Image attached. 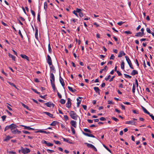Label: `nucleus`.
Masks as SVG:
<instances>
[{"label":"nucleus","instance_id":"f257e3e1","mask_svg":"<svg viewBox=\"0 0 154 154\" xmlns=\"http://www.w3.org/2000/svg\"><path fill=\"white\" fill-rule=\"evenodd\" d=\"M50 82L52 87L54 90L55 89V86L54 84L55 77L54 74L52 73H50Z\"/></svg>","mask_w":154,"mask_h":154},{"label":"nucleus","instance_id":"f03ea898","mask_svg":"<svg viewBox=\"0 0 154 154\" xmlns=\"http://www.w3.org/2000/svg\"><path fill=\"white\" fill-rule=\"evenodd\" d=\"M69 114L70 116L72 119L75 120H77L78 116L74 111H70Z\"/></svg>","mask_w":154,"mask_h":154},{"label":"nucleus","instance_id":"7ed1b4c3","mask_svg":"<svg viewBox=\"0 0 154 154\" xmlns=\"http://www.w3.org/2000/svg\"><path fill=\"white\" fill-rule=\"evenodd\" d=\"M125 57L126 59V60L128 63L129 66L131 69H134V67L132 65L131 61L129 57L127 56H125Z\"/></svg>","mask_w":154,"mask_h":154},{"label":"nucleus","instance_id":"20e7f679","mask_svg":"<svg viewBox=\"0 0 154 154\" xmlns=\"http://www.w3.org/2000/svg\"><path fill=\"white\" fill-rule=\"evenodd\" d=\"M21 152L24 154L30 152V149L27 148H25V149L23 148L22 147H21Z\"/></svg>","mask_w":154,"mask_h":154},{"label":"nucleus","instance_id":"39448f33","mask_svg":"<svg viewBox=\"0 0 154 154\" xmlns=\"http://www.w3.org/2000/svg\"><path fill=\"white\" fill-rule=\"evenodd\" d=\"M67 99V102L66 104V106L67 107L69 108L71 107V100L69 98H68Z\"/></svg>","mask_w":154,"mask_h":154},{"label":"nucleus","instance_id":"423d86ee","mask_svg":"<svg viewBox=\"0 0 154 154\" xmlns=\"http://www.w3.org/2000/svg\"><path fill=\"white\" fill-rule=\"evenodd\" d=\"M9 126L11 132L17 127V125L13 123L10 125Z\"/></svg>","mask_w":154,"mask_h":154},{"label":"nucleus","instance_id":"0eeeda50","mask_svg":"<svg viewBox=\"0 0 154 154\" xmlns=\"http://www.w3.org/2000/svg\"><path fill=\"white\" fill-rule=\"evenodd\" d=\"M42 143H44L47 145L48 146H52L53 145V144L50 143H48L46 141L43 140L42 141Z\"/></svg>","mask_w":154,"mask_h":154},{"label":"nucleus","instance_id":"6e6552de","mask_svg":"<svg viewBox=\"0 0 154 154\" xmlns=\"http://www.w3.org/2000/svg\"><path fill=\"white\" fill-rule=\"evenodd\" d=\"M47 63L50 66L52 65V60L51 57L49 55H47Z\"/></svg>","mask_w":154,"mask_h":154},{"label":"nucleus","instance_id":"1a4fd4ad","mask_svg":"<svg viewBox=\"0 0 154 154\" xmlns=\"http://www.w3.org/2000/svg\"><path fill=\"white\" fill-rule=\"evenodd\" d=\"M59 81H60V82L62 86L64 87V86L65 85V83L63 81V79L60 76V74Z\"/></svg>","mask_w":154,"mask_h":154},{"label":"nucleus","instance_id":"9d476101","mask_svg":"<svg viewBox=\"0 0 154 154\" xmlns=\"http://www.w3.org/2000/svg\"><path fill=\"white\" fill-rule=\"evenodd\" d=\"M45 105H46L48 107H51V106L53 105L54 106V105L53 103H52L51 102H49L46 103H45L44 104Z\"/></svg>","mask_w":154,"mask_h":154},{"label":"nucleus","instance_id":"9b49d317","mask_svg":"<svg viewBox=\"0 0 154 154\" xmlns=\"http://www.w3.org/2000/svg\"><path fill=\"white\" fill-rule=\"evenodd\" d=\"M144 35V32H139L136 33L135 36L136 37H142Z\"/></svg>","mask_w":154,"mask_h":154},{"label":"nucleus","instance_id":"f8f14e48","mask_svg":"<svg viewBox=\"0 0 154 154\" xmlns=\"http://www.w3.org/2000/svg\"><path fill=\"white\" fill-rule=\"evenodd\" d=\"M125 55V54L123 51H121L119 53V54L118 55V57H121L123 55Z\"/></svg>","mask_w":154,"mask_h":154},{"label":"nucleus","instance_id":"ddd939ff","mask_svg":"<svg viewBox=\"0 0 154 154\" xmlns=\"http://www.w3.org/2000/svg\"><path fill=\"white\" fill-rule=\"evenodd\" d=\"M83 134L84 135H85L88 136V137H94V138L95 137V136L94 135H93L91 134H89V133H84V132H83Z\"/></svg>","mask_w":154,"mask_h":154},{"label":"nucleus","instance_id":"4468645a","mask_svg":"<svg viewBox=\"0 0 154 154\" xmlns=\"http://www.w3.org/2000/svg\"><path fill=\"white\" fill-rule=\"evenodd\" d=\"M20 56L23 59H26L28 61H29V58L28 57L26 56V55L24 54H21L20 55Z\"/></svg>","mask_w":154,"mask_h":154},{"label":"nucleus","instance_id":"2eb2a0df","mask_svg":"<svg viewBox=\"0 0 154 154\" xmlns=\"http://www.w3.org/2000/svg\"><path fill=\"white\" fill-rule=\"evenodd\" d=\"M126 124H131V125H135V122L134 121H127L126 123Z\"/></svg>","mask_w":154,"mask_h":154},{"label":"nucleus","instance_id":"dca6fc26","mask_svg":"<svg viewBox=\"0 0 154 154\" xmlns=\"http://www.w3.org/2000/svg\"><path fill=\"white\" fill-rule=\"evenodd\" d=\"M22 126L24 127V128L25 129H26L28 130H34L35 129L34 128H30V127L29 126H26L23 125H22Z\"/></svg>","mask_w":154,"mask_h":154},{"label":"nucleus","instance_id":"f3484780","mask_svg":"<svg viewBox=\"0 0 154 154\" xmlns=\"http://www.w3.org/2000/svg\"><path fill=\"white\" fill-rule=\"evenodd\" d=\"M70 123L72 126L76 128V122L74 120H72L70 122Z\"/></svg>","mask_w":154,"mask_h":154},{"label":"nucleus","instance_id":"a211bd4d","mask_svg":"<svg viewBox=\"0 0 154 154\" xmlns=\"http://www.w3.org/2000/svg\"><path fill=\"white\" fill-rule=\"evenodd\" d=\"M11 132L14 134H15L16 133H17L18 134H20L21 133V131L18 130V129H16L15 130V129L13 130Z\"/></svg>","mask_w":154,"mask_h":154},{"label":"nucleus","instance_id":"6ab92c4d","mask_svg":"<svg viewBox=\"0 0 154 154\" xmlns=\"http://www.w3.org/2000/svg\"><path fill=\"white\" fill-rule=\"evenodd\" d=\"M85 144H86L88 148H91L93 149V148H94V146L92 144L88 143H85Z\"/></svg>","mask_w":154,"mask_h":154},{"label":"nucleus","instance_id":"aec40b11","mask_svg":"<svg viewBox=\"0 0 154 154\" xmlns=\"http://www.w3.org/2000/svg\"><path fill=\"white\" fill-rule=\"evenodd\" d=\"M141 107L143 110L144 112L148 115H150V113L143 106H141Z\"/></svg>","mask_w":154,"mask_h":154},{"label":"nucleus","instance_id":"412c9836","mask_svg":"<svg viewBox=\"0 0 154 154\" xmlns=\"http://www.w3.org/2000/svg\"><path fill=\"white\" fill-rule=\"evenodd\" d=\"M138 74L137 71L135 70H134L132 71L131 74L132 75H134Z\"/></svg>","mask_w":154,"mask_h":154},{"label":"nucleus","instance_id":"4be33fe9","mask_svg":"<svg viewBox=\"0 0 154 154\" xmlns=\"http://www.w3.org/2000/svg\"><path fill=\"white\" fill-rule=\"evenodd\" d=\"M94 89L96 92L98 93L99 95L100 94V90L99 89L98 87H94Z\"/></svg>","mask_w":154,"mask_h":154},{"label":"nucleus","instance_id":"5701e85b","mask_svg":"<svg viewBox=\"0 0 154 154\" xmlns=\"http://www.w3.org/2000/svg\"><path fill=\"white\" fill-rule=\"evenodd\" d=\"M35 36L36 38H38V27L37 26H35Z\"/></svg>","mask_w":154,"mask_h":154},{"label":"nucleus","instance_id":"b1692460","mask_svg":"<svg viewBox=\"0 0 154 154\" xmlns=\"http://www.w3.org/2000/svg\"><path fill=\"white\" fill-rule=\"evenodd\" d=\"M44 113L46 114L47 115L49 116V117H51V118H53V114L50 113L45 112H44Z\"/></svg>","mask_w":154,"mask_h":154},{"label":"nucleus","instance_id":"393cba45","mask_svg":"<svg viewBox=\"0 0 154 154\" xmlns=\"http://www.w3.org/2000/svg\"><path fill=\"white\" fill-rule=\"evenodd\" d=\"M8 55L9 57H10L13 60H14V61H15V57L13 55L9 53L8 54Z\"/></svg>","mask_w":154,"mask_h":154},{"label":"nucleus","instance_id":"a878e982","mask_svg":"<svg viewBox=\"0 0 154 154\" xmlns=\"http://www.w3.org/2000/svg\"><path fill=\"white\" fill-rule=\"evenodd\" d=\"M50 67L51 70H53V72L54 73H55L56 72V70H55V68H54V66L52 64V65H51L50 66Z\"/></svg>","mask_w":154,"mask_h":154},{"label":"nucleus","instance_id":"bb28decb","mask_svg":"<svg viewBox=\"0 0 154 154\" xmlns=\"http://www.w3.org/2000/svg\"><path fill=\"white\" fill-rule=\"evenodd\" d=\"M125 63L124 61H122L121 64V67L122 69H124L125 68Z\"/></svg>","mask_w":154,"mask_h":154},{"label":"nucleus","instance_id":"cd10ccee","mask_svg":"<svg viewBox=\"0 0 154 154\" xmlns=\"http://www.w3.org/2000/svg\"><path fill=\"white\" fill-rule=\"evenodd\" d=\"M12 138V137H10L9 136H8L6 137V138L4 140V141H6L9 140L10 139Z\"/></svg>","mask_w":154,"mask_h":154},{"label":"nucleus","instance_id":"c85d7f7f","mask_svg":"<svg viewBox=\"0 0 154 154\" xmlns=\"http://www.w3.org/2000/svg\"><path fill=\"white\" fill-rule=\"evenodd\" d=\"M63 140L64 141L68 143H72V142H71L69 141V139H67V138H63Z\"/></svg>","mask_w":154,"mask_h":154},{"label":"nucleus","instance_id":"c756f323","mask_svg":"<svg viewBox=\"0 0 154 154\" xmlns=\"http://www.w3.org/2000/svg\"><path fill=\"white\" fill-rule=\"evenodd\" d=\"M21 103V104L22 105V106L24 107L25 108H26L28 110H30V109H29V107L28 106H27L26 105H25L23 103Z\"/></svg>","mask_w":154,"mask_h":154},{"label":"nucleus","instance_id":"7c9ffc66","mask_svg":"<svg viewBox=\"0 0 154 154\" xmlns=\"http://www.w3.org/2000/svg\"><path fill=\"white\" fill-rule=\"evenodd\" d=\"M107 69V67L106 66H104V69H102L100 71V73H102L103 71H105V70L106 69Z\"/></svg>","mask_w":154,"mask_h":154},{"label":"nucleus","instance_id":"2f4dec72","mask_svg":"<svg viewBox=\"0 0 154 154\" xmlns=\"http://www.w3.org/2000/svg\"><path fill=\"white\" fill-rule=\"evenodd\" d=\"M57 122L56 121H54L50 125L51 126H55L56 125Z\"/></svg>","mask_w":154,"mask_h":154},{"label":"nucleus","instance_id":"473e14b6","mask_svg":"<svg viewBox=\"0 0 154 154\" xmlns=\"http://www.w3.org/2000/svg\"><path fill=\"white\" fill-rule=\"evenodd\" d=\"M48 8L47 6V3L46 2H45L44 3V8L45 9V11H46L47 8Z\"/></svg>","mask_w":154,"mask_h":154},{"label":"nucleus","instance_id":"72a5a7b5","mask_svg":"<svg viewBox=\"0 0 154 154\" xmlns=\"http://www.w3.org/2000/svg\"><path fill=\"white\" fill-rule=\"evenodd\" d=\"M66 102V101L63 99H61L60 100V103L62 104H64Z\"/></svg>","mask_w":154,"mask_h":154},{"label":"nucleus","instance_id":"f704fd0d","mask_svg":"<svg viewBox=\"0 0 154 154\" xmlns=\"http://www.w3.org/2000/svg\"><path fill=\"white\" fill-rule=\"evenodd\" d=\"M77 100L78 101V102L77 103V106L79 107V104L81 103V100H79L78 99V98L77 99Z\"/></svg>","mask_w":154,"mask_h":154},{"label":"nucleus","instance_id":"c9c22d12","mask_svg":"<svg viewBox=\"0 0 154 154\" xmlns=\"http://www.w3.org/2000/svg\"><path fill=\"white\" fill-rule=\"evenodd\" d=\"M8 82L11 85L14 86L15 88H17L16 86L14 83H11L10 82Z\"/></svg>","mask_w":154,"mask_h":154},{"label":"nucleus","instance_id":"e433bc0d","mask_svg":"<svg viewBox=\"0 0 154 154\" xmlns=\"http://www.w3.org/2000/svg\"><path fill=\"white\" fill-rule=\"evenodd\" d=\"M103 146L105 148H106L109 152H110L111 153V151L105 145H103Z\"/></svg>","mask_w":154,"mask_h":154},{"label":"nucleus","instance_id":"4c0bfd02","mask_svg":"<svg viewBox=\"0 0 154 154\" xmlns=\"http://www.w3.org/2000/svg\"><path fill=\"white\" fill-rule=\"evenodd\" d=\"M71 131H72V133L73 134H75V129L73 127H71Z\"/></svg>","mask_w":154,"mask_h":154},{"label":"nucleus","instance_id":"58836bf2","mask_svg":"<svg viewBox=\"0 0 154 154\" xmlns=\"http://www.w3.org/2000/svg\"><path fill=\"white\" fill-rule=\"evenodd\" d=\"M84 130L85 131L87 132L91 133V131L87 128H85L84 129Z\"/></svg>","mask_w":154,"mask_h":154},{"label":"nucleus","instance_id":"ea45409f","mask_svg":"<svg viewBox=\"0 0 154 154\" xmlns=\"http://www.w3.org/2000/svg\"><path fill=\"white\" fill-rule=\"evenodd\" d=\"M75 11H76V12L79 13V14L81 12L82 10L80 9L76 8Z\"/></svg>","mask_w":154,"mask_h":154},{"label":"nucleus","instance_id":"a19ab883","mask_svg":"<svg viewBox=\"0 0 154 154\" xmlns=\"http://www.w3.org/2000/svg\"><path fill=\"white\" fill-rule=\"evenodd\" d=\"M18 33H19V35L20 36L22 39H23V36L22 35L21 33V31L20 30H19Z\"/></svg>","mask_w":154,"mask_h":154},{"label":"nucleus","instance_id":"79ce46f5","mask_svg":"<svg viewBox=\"0 0 154 154\" xmlns=\"http://www.w3.org/2000/svg\"><path fill=\"white\" fill-rule=\"evenodd\" d=\"M124 75L125 76V77L127 78H129V79H131V76L125 74Z\"/></svg>","mask_w":154,"mask_h":154},{"label":"nucleus","instance_id":"37998d69","mask_svg":"<svg viewBox=\"0 0 154 154\" xmlns=\"http://www.w3.org/2000/svg\"><path fill=\"white\" fill-rule=\"evenodd\" d=\"M112 119L113 120H114V121H116V122H118V121H119V120H118V119H117V118H115V117H112Z\"/></svg>","mask_w":154,"mask_h":154},{"label":"nucleus","instance_id":"c03bdc74","mask_svg":"<svg viewBox=\"0 0 154 154\" xmlns=\"http://www.w3.org/2000/svg\"><path fill=\"white\" fill-rule=\"evenodd\" d=\"M30 11H31V12L32 15H33L34 17H35V12L33 11L32 9Z\"/></svg>","mask_w":154,"mask_h":154},{"label":"nucleus","instance_id":"a18cd8bd","mask_svg":"<svg viewBox=\"0 0 154 154\" xmlns=\"http://www.w3.org/2000/svg\"><path fill=\"white\" fill-rule=\"evenodd\" d=\"M124 33L125 34H131L132 32H131L130 31H125L124 32Z\"/></svg>","mask_w":154,"mask_h":154},{"label":"nucleus","instance_id":"49530a36","mask_svg":"<svg viewBox=\"0 0 154 154\" xmlns=\"http://www.w3.org/2000/svg\"><path fill=\"white\" fill-rule=\"evenodd\" d=\"M135 85L133 84L132 88V91L134 93L135 92Z\"/></svg>","mask_w":154,"mask_h":154},{"label":"nucleus","instance_id":"de8ad7c7","mask_svg":"<svg viewBox=\"0 0 154 154\" xmlns=\"http://www.w3.org/2000/svg\"><path fill=\"white\" fill-rule=\"evenodd\" d=\"M9 129H10V127L9 125H8V126H7L5 127V131Z\"/></svg>","mask_w":154,"mask_h":154},{"label":"nucleus","instance_id":"09e8293b","mask_svg":"<svg viewBox=\"0 0 154 154\" xmlns=\"http://www.w3.org/2000/svg\"><path fill=\"white\" fill-rule=\"evenodd\" d=\"M22 132H23V133L25 134H30V133L29 132L25 130H23L22 131Z\"/></svg>","mask_w":154,"mask_h":154},{"label":"nucleus","instance_id":"8fccbe9b","mask_svg":"<svg viewBox=\"0 0 154 154\" xmlns=\"http://www.w3.org/2000/svg\"><path fill=\"white\" fill-rule=\"evenodd\" d=\"M54 143L57 144H61L60 142L59 141L54 140Z\"/></svg>","mask_w":154,"mask_h":154},{"label":"nucleus","instance_id":"3c124183","mask_svg":"<svg viewBox=\"0 0 154 154\" xmlns=\"http://www.w3.org/2000/svg\"><path fill=\"white\" fill-rule=\"evenodd\" d=\"M37 20L39 22L40 21V14L39 13H38V14Z\"/></svg>","mask_w":154,"mask_h":154},{"label":"nucleus","instance_id":"603ef678","mask_svg":"<svg viewBox=\"0 0 154 154\" xmlns=\"http://www.w3.org/2000/svg\"><path fill=\"white\" fill-rule=\"evenodd\" d=\"M48 51H49V52L50 53H51V46H50V44H49L48 45Z\"/></svg>","mask_w":154,"mask_h":154},{"label":"nucleus","instance_id":"864d4df0","mask_svg":"<svg viewBox=\"0 0 154 154\" xmlns=\"http://www.w3.org/2000/svg\"><path fill=\"white\" fill-rule=\"evenodd\" d=\"M146 31L147 32L149 33H151L152 32H151V30L150 29L148 28H146Z\"/></svg>","mask_w":154,"mask_h":154},{"label":"nucleus","instance_id":"5fc2aeb1","mask_svg":"<svg viewBox=\"0 0 154 154\" xmlns=\"http://www.w3.org/2000/svg\"><path fill=\"white\" fill-rule=\"evenodd\" d=\"M6 117V116H3L1 117V118L2 119L3 121H4Z\"/></svg>","mask_w":154,"mask_h":154},{"label":"nucleus","instance_id":"6e6d98bb","mask_svg":"<svg viewBox=\"0 0 154 154\" xmlns=\"http://www.w3.org/2000/svg\"><path fill=\"white\" fill-rule=\"evenodd\" d=\"M64 118L65 119L66 121H67L69 119V118L68 116H67V115H64Z\"/></svg>","mask_w":154,"mask_h":154},{"label":"nucleus","instance_id":"4d7b16f0","mask_svg":"<svg viewBox=\"0 0 154 154\" xmlns=\"http://www.w3.org/2000/svg\"><path fill=\"white\" fill-rule=\"evenodd\" d=\"M114 58L115 56H114V55L113 54H112L109 59L110 60H114Z\"/></svg>","mask_w":154,"mask_h":154},{"label":"nucleus","instance_id":"13d9d810","mask_svg":"<svg viewBox=\"0 0 154 154\" xmlns=\"http://www.w3.org/2000/svg\"><path fill=\"white\" fill-rule=\"evenodd\" d=\"M124 23V22H123L122 21H120V22L118 23L117 24L119 26H121L122 24Z\"/></svg>","mask_w":154,"mask_h":154},{"label":"nucleus","instance_id":"bf43d9fd","mask_svg":"<svg viewBox=\"0 0 154 154\" xmlns=\"http://www.w3.org/2000/svg\"><path fill=\"white\" fill-rule=\"evenodd\" d=\"M32 90L35 93H36L37 94H39L40 93L39 92H38L36 90V89L32 88Z\"/></svg>","mask_w":154,"mask_h":154},{"label":"nucleus","instance_id":"052dcab7","mask_svg":"<svg viewBox=\"0 0 154 154\" xmlns=\"http://www.w3.org/2000/svg\"><path fill=\"white\" fill-rule=\"evenodd\" d=\"M100 120L102 121H104L106 120V118L104 117H101L100 118Z\"/></svg>","mask_w":154,"mask_h":154},{"label":"nucleus","instance_id":"680f3d73","mask_svg":"<svg viewBox=\"0 0 154 154\" xmlns=\"http://www.w3.org/2000/svg\"><path fill=\"white\" fill-rule=\"evenodd\" d=\"M47 151L48 152H50V153H52L54 152V151L53 150H50L49 149H47Z\"/></svg>","mask_w":154,"mask_h":154},{"label":"nucleus","instance_id":"e2e57ef3","mask_svg":"<svg viewBox=\"0 0 154 154\" xmlns=\"http://www.w3.org/2000/svg\"><path fill=\"white\" fill-rule=\"evenodd\" d=\"M68 89L71 92H72L73 91V89L70 86H68Z\"/></svg>","mask_w":154,"mask_h":154},{"label":"nucleus","instance_id":"0e129e2a","mask_svg":"<svg viewBox=\"0 0 154 154\" xmlns=\"http://www.w3.org/2000/svg\"><path fill=\"white\" fill-rule=\"evenodd\" d=\"M108 104H114V103L111 100H108Z\"/></svg>","mask_w":154,"mask_h":154},{"label":"nucleus","instance_id":"69168bd1","mask_svg":"<svg viewBox=\"0 0 154 154\" xmlns=\"http://www.w3.org/2000/svg\"><path fill=\"white\" fill-rule=\"evenodd\" d=\"M79 15L80 17H82L84 16L83 13L82 12H81L79 14Z\"/></svg>","mask_w":154,"mask_h":154},{"label":"nucleus","instance_id":"338daca9","mask_svg":"<svg viewBox=\"0 0 154 154\" xmlns=\"http://www.w3.org/2000/svg\"><path fill=\"white\" fill-rule=\"evenodd\" d=\"M151 118L152 119L154 120V116L152 115V114H150V115H149Z\"/></svg>","mask_w":154,"mask_h":154},{"label":"nucleus","instance_id":"774afa93","mask_svg":"<svg viewBox=\"0 0 154 154\" xmlns=\"http://www.w3.org/2000/svg\"><path fill=\"white\" fill-rule=\"evenodd\" d=\"M57 92V95L59 98H62V96L58 92V91Z\"/></svg>","mask_w":154,"mask_h":154}]
</instances>
